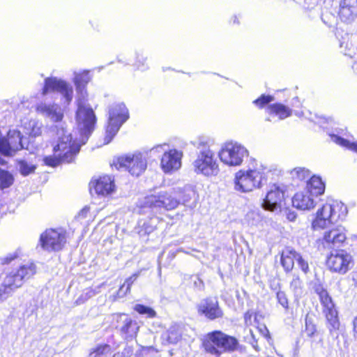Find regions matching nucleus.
<instances>
[{
	"mask_svg": "<svg viewBox=\"0 0 357 357\" xmlns=\"http://www.w3.org/2000/svg\"><path fill=\"white\" fill-rule=\"evenodd\" d=\"M35 110L38 114L57 123L54 126L58 137L57 144L53 148V155L44 158L45 164L54 167L62 162H71L79 153L80 147L84 144L80 142L81 135L73 141L71 134L68 132L65 123L62 121L63 109L55 102L39 101L35 105Z\"/></svg>",
	"mask_w": 357,
	"mask_h": 357,
	"instance_id": "1",
	"label": "nucleus"
},
{
	"mask_svg": "<svg viewBox=\"0 0 357 357\" xmlns=\"http://www.w3.org/2000/svg\"><path fill=\"white\" fill-rule=\"evenodd\" d=\"M347 215V206L337 200L326 203L317 210L312 227L314 230L327 229L321 240L324 248L336 250L345 242L346 229L338 222Z\"/></svg>",
	"mask_w": 357,
	"mask_h": 357,
	"instance_id": "2",
	"label": "nucleus"
},
{
	"mask_svg": "<svg viewBox=\"0 0 357 357\" xmlns=\"http://www.w3.org/2000/svg\"><path fill=\"white\" fill-rule=\"evenodd\" d=\"M91 80L89 71L84 70L80 73H74L73 82L76 91V125L79 132L80 142L86 144L93 132L96 123V116L91 106L86 104L88 93L86 85Z\"/></svg>",
	"mask_w": 357,
	"mask_h": 357,
	"instance_id": "3",
	"label": "nucleus"
},
{
	"mask_svg": "<svg viewBox=\"0 0 357 357\" xmlns=\"http://www.w3.org/2000/svg\"><path fill=\"white\" fill-rule=\"evenodd\" d=\"M212 141L209 138H199L195 146L197 156L192 165L194 172L206 177L215 176L220 169L215 153L211 149Z\"/></svg>",
	"mask_w": 357,
	"mask_h": 357,
	"instance_id": "4",
	"label": "nucleus"
},
{
	"mask_svg": "<svg viewBox=\"0 0 357 357\" xmlns=\"http://www.w3.org/2000/svg\"><path fill=\"white\" fill-rule=\"evenodd\" d=\"M36 273V266L32 261L20 264L8 271L0 287V301L6 299L13 292L22 286Z\"/></svg>",
	"mask_w": 357,
	"mask_h": 357,
	"instance_id": "5",
	"label": "nucleus"
},
{
	"mask_svg": "<svg viewBox=\"0 0 357 357\" xmlns=\"http://www.w3.org/2000/svg\"><path fill=\"white\" fill-rule=\"evenodd\" d=\"M201 340L205 351L215 357H219L224 353L233 352L239 346L236 338L220 331L208 333Z\"/></svg>",
	"mask_w": 357,
	"mask_h": 357,
	"instance_id": "6",
	"label": "nucleus"
},
{
	"mask_svg": "<svg viewBox=\"0 0 357 357\" xmlns=\"http://www.w3.org/2000/svg\"><path fill=\"white\" fill-rule=\"evenodd\" d=\"M270 170L262 165H257L254 169L236 172L234 181L236 190L248 192L260 188L267 181Z\"/></svg>",
	"mask_w": 357,
	"mask_h": 357,
	"instance_id": "7",
	"label": "nucleus"
},
{
	"mask_svg": "<svg viewBox=\"0 0 357 357\" xmlns=\"http://www.w3.org/2000/svg\"><path fill=\"white\" fill-rule=\"evenodd\" d=\"M180 201L172 192L160 191L155 195H151L144 197L137 202L139 208V213H145L146 209L170 211L176 208Z\"/></svg>",
	"mask_w": 357,
	"mask_h": 357,
	"instance_id": "8",
	"label": "nucleus"
},
{
	"mask_svg": "<svg viewBox=\"0 0 357 357\" xmlns=\"http://www.w3.org/2000/svg\"><path fill=\"white\" fill-rule=\"evenodd\" d=\"M108 116L105 144H109L112 140L121 126L128 119L129 113L124 103L115 102L109 107Z\"/></svg>",
	"mask_w": 357,
	"mask_h": 357,
	"instance_id": "9",
	"label": "nucleus"
},
{
	"mask_svg": "<svg viewBox=\"0 0 357 357\" xmlns=\"http://www.w3.org/2000/svg\"><path fill=\"white\" fill-rule=\"evenodd\" d=\"M52 92H57L61 96V104L64 107L70 105L74 97L71 84L57 77L50 76L44 79L41 95L45 96Z\"/></svg>",
	"mask_w": 357,
	"mask_h": 357,
	"instance_id": "10",
	"label": "nucleus"
},
{
	"mask_svg": "<svg viewBox=\"0 0 357 357\" xmlns=\"http://www.w3.org/2000/svg\"><path fill=\"white\" fill-rule=\"evenodd\" d=\"M249 155L248 149L237 142L224 143L218 152L220 161L229 167L240 166Z\"/></svg>",
	"mask_w": 357,
	"mask_h": 357,
	"instance_id": "11",
	"label": "nucleus"
},
{
	"mask_svg": "<svg viewBox=\"0 0 357 357\" xmlns=\"http://www.w3.org/2000/svg\"><path fill=\"white\" fill-rule=\"evenodd\" d=\"M326 265L331 273L344 275L353 268L354 261L350 252L339 249L332 250L327 256Z\"/></svg>",
	"mask_w": 357,
	"mask_h": 357,
	"instance_id": "12",
	"label": "nucleus"
},
{
	"mask_svg": "<svg viewBox=\"0 0 357 357\" xmlns=\"http://www.w3.org/2000/svg\"><path fill=\"white\" fill-rule=\"evenodd\" d=\"M114 165L117 169H123L132 176H139L146 169L147 162L141 153H135L118 157L114 160Z\"/></svg>",
	"mask_w": 357,
	"mask_h": 357,
	"instance_id": "13",
	"label": "nucleus"
},
{
	"mask_svg": "<svg viewBox=\"0 0 357 357\" xmlns=\"http://www.w3.org/2000/svg\"><path fill=\"white\" fill-rule=\"evenodd\" d=\"M66 243V232L61 229H50L44 231L40 238L42 248L47 251H58Z\"/></svg>",
	"mask_w": 357,
	"mask_h": 357,
	"instance_id": "14",
	"label": "nucleus"
},
{
	"mask_svg": "<svg viewBox=\"0 0 357 357\" xmlns=\"http://www.w3.org/2000/svg\"><path fill=\"white\" fill-rule=\"evenodd\" d=\"M183 152L177 149H171L165 151L160 160V167L166 173H172L178 170L181 166Z\"/></svg>",
	"mask_w": 357,
	"mask_h": 357,
	"instance_id": "15",
	"label": "nucleus"
},
{
	"mask_svg": "<svg viewBox=\"0 0 357 357\" xmlns=\"http://www.w3.org/2000/svg\"><path fill=\"white\" fill-rule=\"evenodd\" d=\"M284 200V191L278 185H273L266 193L262 202L265 210L277 211L280 210Z\"/></svg>",
	"mask_w": 357,
	"mask_h": 357,
	"instance_id": "16",
	"label": "nucleus"
},
{
	"mask_svg": "<svg viewBox=\"0 0 357 357\" xmlns=\"http://www.w3.org/2000/svg\"><path fill=\"white\" fill-rule=\"evenodd\" d=\"M310 287L319 297L321 304L323 306L322 312H333L335 305L324 287V282L321 279L315 278L311 281Z\"/></svg>",
	"mask_w": 357,
	"mask_h": 357,
	"instance_id": "17",
	"label": "nucleus"
},
{
	"mask_svg": "<svg viewBox=\"0 0 357 357\" xmlns=\"http://www.w3.org/2000/svg\"><path fill=\"white\" fill-rule=\"evenodd\" d=\"M114 183L112 178L109 176H100L98 179H95L90 183V190L92 193L93 190L99 196H107L114 190Z\"/></svg>",
	"mask_w": 357,
	"mask_h": 357,
	"instance_id": "18",
	"label": "nucleus"
},
{
	"mask_svg": "<svg viewBox=\"0 0 357 357\" xmlns=\"http://www.w3.org/2000/svg\"><path fill=\"white\" fill-rule=\"evenodd\" d=\"M315 196L310 192V191L304 189L298 192L292 198L293 206L302 211L310 210L316 205Z\"/></svg>",
	"mask_w": 357,
	"mask_h": 357,
	"instance_id": "19",
	"label": "nucleus"
},
{
	"mask_svg": "<svg viewBox=\"0 0 357 357\" xmlns=\"http://www.w3.org/2000/svg\"><path fill=\"white\" fill-rule=\"evenodd\" d=\"M339 15L342 21L351 22L357 17V0H342Z\"/></svg>",
	"mask_w": 357,
	"mask_h": 357,
	"instance_id": "20",
	"label": "nucleus"
},
{
	"mask_svg": "<svg viewBox=\"0 0 357 357\" xmlns=\"http://www.w3.org/2000/svg\"><path fill=\"white\" fill-rule=\"evenodd\" d=\"M305 189L317 197L324 192L325 184L319 176H312L307 182Z\"/></svg>",
	"mask_w": 357,
	"mask_h": 357,
	"instance_id": "21",
	"label": "nucleus"
},
{
	"mask_svg": "<svg viewBox=\"0 0 357 357\" xmlns=\"http://www.w3.org/2000/svg\"><path fill=\"white\" fill-rule=\"evenodd\" d=\"M158 222L156 217L149 218L146 220H140L138 222L137 232L140 236H146L154 231Z\"/></svg>",
	"mask_w": 357,
	"mask_h": 357,
	"instance_id": "22",
	"label": "nucleus"
},
{
	"mask_svg": "<svg viewBox=\"0 0 357 357\" xmlns=\"http://www.w3.org/2000/svg\"><path fill=\"white\" fill-rule=\"evenodd\" d=\"M296 255H297V252L293 249L287 248L282 251L280 262L285 271L289 272L293 269L294 261H296Z\"/></svg>",
	"mask_w": 357,
	"mask_h": 357,
	"instance_id": "23",
	"label": "nucleus"
},
{
	"mask_svg": "<svg viewBox=\"0 0 357 357\" xmlns=\"http://www.w3.org/2000/svg\"><path fill=\"white\" fill-rule=\"evenodd\" d=\"M268 109L271 114H275L282 120L291 115V109L282 103L269 105Z\"/></svg>",
	"mask_w": 357,
	"mask_h": 357,
	"instance_id": "24",
	"label": "nucleus"
},
{
	"mask_svg": "<svg viewBox=\"0 0 357 357\" xmlns=\"http://www.w3.org/2000/svg\"><path fill=\"white\" fill-rule=\"evenodd\" d=\"M218 309V302L215 297L203 299L198 305L199 312H215Z\"/></svg>",
	"mask_w": 357,
	"mask_h": 357,
	"instance_id": "25",
	"label": "nucleus"
},
{
	"mask_svg": "<svg viewBox=\"0 0 357 357\" xmlns=\"http://www.w3.org/2000/svg\"><path fill=\"white\" fill-rule=\"evenodd\" d=\"M328 135L330 137L331 140L334 143L342 147H345L348 149L357 152V142H351L349 140L344 139L343 137L339 136L337 134L335 133H329Z\"/></svg>",
	"mask_w": 357,
	"mask_h": 357,
	"instance_id": "26",
	"label": "nucleus"
},
{
	"mask_svg": "<svg viewBox=\"0 0 357 357\" xmlns=\"http://www.w3.org/2000/svg\"><path fill=\"white\" fill-rule=\"evenodd\" d=\"M134 66L137 70L140 71H145L149 69L147 56L143 50L136 51Z\"/></svg>",
	"mask_w": 357,
	"mask_h": 357,
	"instance_id": "27",
	"label": "nucleus"
},
{
	"mask_svg": "<svg viewBox=\"0 0 357 357\" xmlns=\"http://www.w3.org/2000/svg\"><path fill=\"white\" fill-rule=\"evenodd\" d=\"M327 327L331 333H335L337 335V331L340 326L338 314H326Z\"/></svg>",
	"mask_w": 357,
	"mask_h": 357,
	"instance_id": "28",
	"label": "nucleus"
},
{
	"mask_svg": "<svg viewBox=\"0 0 357 357\" xmlns=\"http://www.w3.org/2000/svg\"><path fill=\"white\" fill-rule=\"evenodd\" d=\"M13 180V176L10 172L0 168V189L10 187Z\"/></svg>",
	"mask_w": 357,
	"mask_h": 357,
	"instance_id": "29",
	"label": "nucleus"
},
{
	"mask_svg": "<svg viewBox=\"0 0 357 357\" xmlns=\"http://www.w3.org/2000/svg\"><path fill=\"white\" fill-rule=\"evenodd\" d=\"M292 178L303 181L310 178V172L304 167H296L290 172Z\"/></svg>",
	"mask_w": 357,
	"mask_h": 357,
	"instance_id": "30",
	"label": "nucleus"
},
{
	"mask_svg": "<svg viewBox=\"0 0 357 357\" xmlns=\"http://www.w3.org/2000/svg\"><path fill=\"white\" fill-rule=\"evenodd\" d=\"M17 167L20 172L23 176H27L33 172H34L36 167L35 165L29 162L24 160H22L18 161Z\"/></svg>",
	"mask_w": 357,
	"mask_h": 357,
	"instance_id": "31",
	"label": "nucleus"
},
{
	"mask_svg": "<svg viewBox=\"0 0 357 357\" xmlns=\"http://www.w3.org/2000/svg\"><path fill=\"white\" fill-rule=\"evenodd\" d=\"M274 100V97L271 95H261L259 98L253 101L255 104L259 108H263L265 105L269 104Z\"/></svg>",
	"mask_w": 357,
	"mask_h": 357,
	"instance_id": "32",
	"label": "nucleus"
},
{
	"mask_svg": "<svg viewBox=\"0 0 357 357\" xmlns=\"http://www.w3.org/2000/svg\"><path fill=\"white\" fill-rule=\"evenodd\" d=\"M290 288L295 295L301 296L303 293V282L298 277L293 278L290 284Z\"/></svg>",
	"mask_w": 357,
	"mask_h": 357,
	"instance_id": "33",
	"label": "nucleus"
},
{
	"mask_svg": "<svg viewBox=\"0 0 357 357\" xmlns=\"http://www.w3.org/2000/svg\"><path fill=\"white\" fill-rule=\"evenodd\" d=\"M109 351V347L107 344L100 345L97 347L93 351H91L89 357H104Z\"/></svg>",
	"mask_w": 357,
	"mask_h": 357,
	"instance_id": "34",
	"label": "nucleus"
},
{
	"mask_svg": "<svg viewBox=\"0 0 357 357\" xmlns=\"http://www.w3.org/2000/svg\"><path fill=\"white\" fill-rule=\"evenodd\" d=\"M296 261L298 266H299V268L301 269V271L303 273H308V271H309L308 262L298 252H297V255H296Z\"/></svg>",
	"mask_w": 357,
	"mask_h": 357,
	"instance_id": "35",
	"label": "nucleus"
},
{
	"mask_svg": "<svg viewBox=\"0 0 357 357\" xmlns=\"http://www.w3.org/2000/svg\"><path fill=\"white\" fill-rule=\"evenodd\" d=\"M310 121L316 124L319 125L323 128H326L325 124L331 123L333 120L331 118H326L324 116L314 115V117L310 119Z\"/></svg>",
	"mask_w": 357,
	"mask_h": 357,
	"instance_id": "36",
	"label": "nucleus"
},
{
	"mask_svg": "<svg viewBox=\"0 0 357 357\" xmlns=\"http://www.w3.org/2000/svg\"><path fill=\"white\" fill-rule=\"evenodd\" d=\"M126 284H123L115 294L110 295L108 301L111 303L117 301L119 298H123L128 292H125Z\"/></svg>",
	"mask_w": 357,
	"mask_h": 357,
	"instance_id": "37",
	"label": "nucleus"
},
{
	"mask_svg": "<svg viewBox=\"0 0 357 357\" xmlns=\"http://www.w3.org/2000/svg\"><path fill=\"white\" fill-rule=\"evenodd\" d=\"M20 256V251L16 250L12 253H8L5 257L1 258V263L2 264H8L13 260L17 259Z\"/></svg>",
	"mask_w": 357,
	"mask_h": 357,
	"instance_id": "38",
	"label": "nucleus"
},
{
	"mask_svg": "<svg viewBox=\"0 0 357 357\" xmlns=\"http://www.w3.org/2000/svg\"><path fill=\"white\" fill-rule=\"evenodd\" d=\"M191 281L193 283V287L197 290L202 291L204 289V282L197 275L191 277Z\"/></svg>",
	"mask_w": 357,
	"mask_h": 357,
	"instance_id": "39",
	"label": "nucleus"
},
{
	"mask_svg": "<svg viewBox=\"0 0 357 357\" xmlns=\"http://www.w3.org/2000/svg\"><path fill=\"white\" fill-rule=\"evenodd\" d=\"M139 273H135L132 274L130 277H129L123 284H126V289L125 292H129L130 290V287L133 282L137 280L139 277Z\"/></svg>",
	"mask_w": 357,
	"mask_h": 357,
	"instance_id": "40",
	"label": "nucleus"
},
{
	"mask_svg": "<svg viewBox=\"0 0 357 357\" xmlns=\"http://www.w3.org/2000/svg\"><path fill=\"white\" fill-rule=\"evenodd\" d=\"M277 298L280 304L284 307L287 308L288 307V300L287 298L286 294L284 291H277Z\"/></svg>",
	"mask_w": 357,
	"mask_h": 357,
	"instance_id": "41",
	"label": "nucleus"
},
{
	"mask_svg": "<svg viewBox=\"0 0 357 357\" xmlns=\"http://www.w3.org/2000/svg\"><path fill=\"white\" fill-rule=\"evenodd\" d=\"M96 292L92 289H87L85 290V291L82 294L81 297L79 298V301H77V303H82L85 300H86L89 298H91L93 296Z\"/></svg>",
	"mask_w": 357,
	"mask_h": 357,
	"instance_id": "42",
	"label": "nucleus"
},
{
	"mask_svg": "<svg viewBox=\"0 0 357 357\" xmlns=\"http://www.w3.org/2000/svg\"><path fill=\"white\" fill-rule=\"evenodd\" d=\"M167 147H168V144L166 143H164L162 144H158L150 149V153L155 154V153H162V152H163V153H164L165 151H167Z\"/></svg>",
	"mask_w": 357,
	"mask_h": 357,
	"instance_id": "43",
	"label": "nucleus"
},
{
	"mask_svg": "<svg viewBox=\"0 0 357 357\" xmlns=\"http://www.w3.org/2000/svg\"><path fill=\"white\" fill-rule=\"evenodd\" d=\"M305 326H306V333L308 336H312L316 332V328L314 324H312L307 317L305 318Z\"/></svg>",
	"mask_w": 357,
	"mask_h": 357,
	"instance_id": "44",
	"label": "nucleus"
},
{
	"mask_svg": "<svg viewBox=\"0 0 357 357\" xmlns=\"http://www.w3.org/2000/svg\"><path fill=\"white\" fill-rule=\"evenodd\" d=\"M134 310L139 313L141 312H155V310H153L152 308L141 305V304H136L134 307Z\"/></svg>",
	"mask_w": 357,
	"mask_h": 357,
	"instance_id": "45",
	"label": "nucleus"
},
{
	"mask_svg": "<svg viewBox=\"0 0 357 357\" xmlns=\"http://www.w3.org/2000/svg\"><path fill=\"white\" fill-rule=\"evenodd\" d=\"M180 339V335L173 331H169L167 334V341L170 344H176Z\"/></svg>",
	"mask_w": 357,
	"mask_h": 357,
	"instance_id": "46",
	"label": "nucleus"
},
{
	"mask_svg": "<svg viewBox=\"0 0 357 357\" xmlns=\"http://www.w3.org/2000/svg\"><path fill=\"white\" fill-rule=\"evenodd\" d=\"M32 301H33V304H32V303L30 304V306L26 310L28 312L33 313L40 310H43V306L42 304L40 306H39L36 304V301L34 299H33Z\"/></svg>",
	"mask_w": 357,
	"mask_h": 357,
	"instance_id": "47",
	"label": "nucleus"
},
{
	"mask_svg": "<svg viewBox=\"0 0 357 357\" xmlns=\"http://www.w3.org/2000/svg\"><path fill=\"white\" fill-rule=\"evenodd\" d=\"M139 329V326L137 325V323L135 321L132 320L130 326L128 328V331H126L125 333L132 335L135 334L137 331Z\"/></svg>",
	"mask_w": 357,
	"mask_h": 357,
	"instance_id": "48",
	"label": "nucleus"
},
{
	"mask_svg": "<svg viewBox=\"0 0 357 357\" xmlns=\"http://www.w3.org/2000/svg\"><path fill=\"white\" fill-rule=\"evenodd\" d=\"M286 217L289 221H295L297 218V213L294 211L287 210Z\"/></svg>",
	"mask_w": 357,
	"mask_h": 357,
	"instance_id": "49",
	"label": "nucleus"
},
{
	"mask_svg": "<svg viewBox=\"0 0 357 357\" xmlns=\"http://www.w3.org/2000/svg\"><path fill=\"white\" fill-rule=\"evenodd\" d=\"M117 60L119 63H124L125 65H128L130 63V60L126 58V54L121 53L117 56Z\"/></svg>",
	"mask_w": 357,
	"mask_h": 357,
	"instance_id": "50",
	"label": "nucleus"
},
{
	"mask_svg": "<svg viewBox=\"0 0 357 357\" xmlns=\"http://www.w3.org/2000/svg\"><path fill=\"white\" fill-rule=\"evenodd\" d=\"M89 208L87 207V206H85L84 208H82L80 212L78 213V216L82 218H86V214L89 213Z\"/></svg>",
	"mask_w": 357,
	"mask_h": 357,
	"instance_id": "51",
	"label": "nucleus"
},
{
	"mask_svg": "<svg viewBox=\"0 0 357 357\" xmlns=\"http://www.w3.org/2000/svg\"><path fill=\"white\" fill-rule=\"evenodd\" d=\"M271 288L274 290L276 293L280 291V284L278 282L273 281L270 284Z\"/></svg>",
	"mask_w": 357,
	"mask_h": 357,
	"instance_id": "52",
	"label": "nucleus"
},
{
	"mask_svg": "<svg viewBox=\"0 0 357 357\" xmlns=\"http://www.w3.org/2000/svg\"><path fill=\"white\" fill-rule=\"evenodd\" d=\"M125 324L122 327V331L125 333L126 331H128V327L130 326L132 320L129 319L128 318H126L124 320Z\"/></svg>",
	"mask_w": 357,
	"mask_h": 357,
	"instance_id": "53",
	"label": "nucleus"
},
{
	"mask_svg": "<svg viewBox=\"0 0 357 357\" xmlns=\"http://www.w3.org/2000/svg\"><path fill=\"white\" fill-rule=\"evenodd\" d=\"M190 199V197L189 195H184L183 197H180L178 199V200L180 201V204L181 203H183V204H185L187 202H188Z\"/></svg>",
	"mask_w": 357,
	"mask_h": 357,
	"instance_id": "54",
	"label": "nucleus"
},
{
	"mask_svg": "<svg viewBox=\"0 0 357 357\" xmlns=\"http://www.w3.org/2000/svg\"><path fill=\"white\" fill-rule=\"evenodd\" d=\"M248 218H251V217H252V218H253L256 217V218H257V220H259V218H260V217H259V214L255 213H254V212H252V213H248Z\"/></svg>",
	"mask_w": 357,
	"mask_h": 357,
	"instance_id": "55",
	"label": "nucleus"
},
{
	"mask_svg": "<svg viewBox=\"0 0 357 357\" xmlns=\"http://www.w3.org/2000/svg\"><path fill=\"white\" fill-rule=\"evenodd\" d=\"M217 314H212V313H210V314H206V315L207 316V317L209 319H216L217 317H218V316L216 315Z\"/></svg>",
	"mask_w": 357,
	"mask_h": 357,
	"instance_id": "56",
	"label": "nucleus"
},
{
	"mask_svg": "<svg viewBox=\"0 0 357 357\" xmlns=\"http://www.w3.org/2000/svg\"><path fill=\"white\" fill-rule=\"evenodd\" d=\"M232 20H233V23L234 24H238L239 23L238 20L236 16H234L232 17Z\"/></svg>",
	"mask_w": 357,
	"mask_h": 357,
	"instance_id": "57",
	"label": "nucleus"
},
{
	"mask_svg": "<svg viewBox=\"0 0 357 357\" xmlns=\"http://www.w3.org/2000/svg\"><path fill=\"white\" fill-rule=\"evenodd\" d=\"M40 130V128H38V130H37V131H35V130L33 129V135H36L39 134V132H38V130Z\"/></svg>",
	"mask_w": 357,
	"mask_h": 357,
	"instance_id": "58",
	"label": "nucleus"
},
{
	"mask_svg": "<svg viewBox=\"0 0 357 357\" xmlns=\"http://www.w3.org/2000/svg\"><path fill=\"white\" fill-rule=\"evenodd\" d=\"M169 255H171L172 258H174L175 257V253L174 252H170Z\"/></svg>",
	"mask_w": 357,
	"mask_h": 357,
	"instance_id": "59",
	"label": "nucleus"
},
{
	"mask_svg": "<svg viewBox=\"0 0 357 357\" xmlns=\"http://www.w3.org/2000/svg\"><path fill=\"white\" fill-rule=\"evenodd\" d=\"M4 160L0 157V164H3Z\"/></svg>",
	"mask_w": 357,
	"mask_h": 357,
	"instance_id": "60",
	"label": "nucleus"
},
{
	"mask_svg": "<svg viewBox=\"0 0 357 357\" xmlns=\"http://www.w3.org/2000/svg\"><path fill=\"white\" fill-rule=\"evenodd\" d=\"M148 314L149 315L150 317H153L155 314L151 313Z\"/></svg>",
	"mask_w": 357,
	"mask_h": 357,
	"instance_id": "61",
	"label": "nucleus"
}]
</instances>
